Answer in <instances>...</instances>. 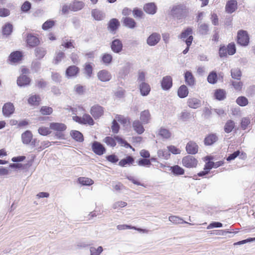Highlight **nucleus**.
I'll return each instance as SVG.
<instances>
[{
    "instance_id": "24",
    "label": "nucleus",
    "mask_w": 255,
    "mask_h": 255,
    "mask_svg": "<svg viewBox=\"0 0 255 255\" xmlns=\"http://www.w3.org/2000/svg\"><path fill=\"white\" fill-rule=\"evenodd\" d=\"M237 1L236 0H230L226 5V11L229 13H232L237 9Z\"/></svg>"
},
{
    "instance_id": "11",
    "label": "nucleus",
    "mask_w": 255,
    "mask_h": 255,
    "mask_svg": "<svg viewBox=\"0 0 255 255\" xmlns=\"http://www.w3.org/2000/svg\"><path fill=\"white\" fill-rule=\"evenodd\" d=\"M23 57L22 53L19 51L11 52L8 56V60L10 63H16L20 61Z\"/></svg>"
},
{
    "instance_id": "39",
    "label": "nucleus",
    "mask_w": 255,
    "mask_h": 255,
    "mask_svg": "<svg viewBox=\"0 0 255 255\" xmlns=\"http://www.w3.org/2000/svg\"><path fill=\"white\" fill-rule=\"evenodd\" d=\"M214 97L218 100H223L226 98V92L225 90L223 89H217L215 91Z\"/></svg>"
},
{
    "instance_id": "1",
    "label": "nucleus",
    "mask_w": 255,
    "mask_h": 255,
    "mask_svg": "<svg viewBox=\"0 0 255 255\" xmlns=\"http://www.w3.org/2000/svg\"><path fill=\"white\" fill-rule=\"evenodd\" d=\"M171 14L173 16L178 19L186 17L188 13V9L184 4H179L174 5L171 9Z\"/></svg>"
},
{
    "instance_id": "49",
    "label": "nucleus",
    "mask_w": 255,
    "mask_h": 255,
    "mask_svg": "<svg viewBox=\"0 0 255 255\" xmlns=\"http://www.w3.org/2000/svg\"><path fill=\"white\" fill-rule=\"evenodd\" d=\"M231 84L235 90L238 92L242 91L243 88V83L240 80L232 81Z\"/></svg>"
},
{
    "instance_id": "36",
    "label": "nucleus",
    "mask_w": 255,
    "mask_h": 255,
    "mask_svg": "<svg viewBox=\"0 0 255 255\" xmlns=\"http://www.w3.org/2000/svg\"><path fill=\"white\" fill-rule=\"evenodd\" d=\"M70 135L73 139L78 142H82L84 141V136L83 134L78 130H71L70 132Z\"/></svg>"
},
{
    "instance_id": "51",
    "label": "nucleus",
    "mask_w": 255,
    "mask_h": 255,
    "mask_svg": "<svg viewBox=\"0 0 255 255\" xmlns=\"http://www.w3.org/2000/svg\"><path fill=\"white\" fill-rule=\"evenodd\" d=\"M55 24V21L52 19L47 20L42 24V28L44 30H47L53 27Z\"/></svg>"
},
{
    "instance_id": "54",
    "label": "nucleus",
    "mask_w": 255,
    "mask_h": 255,
    "mask_svg": "<svg viewBox=\"0 0 255 255\" xmlns=\"http://www.w3.org/2000/svg\"><path fill=\"white\" fill-rule=\"evenodd\" d=\"M50 128L45 127H41L38 129V133L43 136L47 135L51 133V131Z\"/></svg>"
},
{
    "instance_id": "16",
    "label": "nucleus",
    "mask_w": 255,
    "mask_h": 255,
    "mask_svg": "<svg viewBox=\"0 0 255 255\" xmlns=\"http://www.w3.org/2000/svg\"><path fill=\"white\" fill-rule=\"evenodd\" d=\"M198 145L195 142L190 141L186 144V150L189 154H195L198 152Z\"/></svg>"
},
{
    "instance_id": "47",
    "label": "nucleus",
    "mask_w": 255,
    "mask_h": 255,
    "mask_svg": "<svg viewBox=\"0 0 255 255\" xmlns=\"http://www.w3.org/2000/svg\"><path fill=\"white\" fill-rule=\"evenodd\" d=\"M236 103L241 107H245L248 105V99L245 96H240L236 99Z\"/></svg>"
},
{
    "instance_id": "42",
    "label": "nucleus",
    "mask_w": 255,
    "mask_h": 255,
    "mask_svg": "<svg viewBox=\"0 0 255 255\" xmlns=\"http://www.w3.org/2000/svg\"><path fill=\"white\" fill-rule=\"evenodd\" d=\"M92 16L93 18L98 21L102 20L104 17V15L102 11L98 9H94L92 10Z\"/></svg>"
},
{
    "instance_id": "6",
    "label": "nucleus",
    "mask_w": 255,
    "mask_h": 255,
    "mask_svg": "<svg viewBox=\"0 0 255 255\" xmlns=\"http://www.w3.org/2000/svg\"><path fill=\"white\" fill-rule=\"evenodd\" d=\"M72 119L74 121L81 125L93 126L95 124L93 117L88 114H84L82 117L73 116Z\"/></svg>"
},
{
    "instance_id": "62",
    "label": "nucleus",
    "mask_w": 255,
    "mask_h": 255,
    "mask_svg": "<svg viewBox=\"0 0 255 255\" xmlns=\"http://www.w3.org/2000/svg\"><path fill=\"white\" fill-rule=\"evenodd\" d=\"M103 251V248L101 246L99 247L97 249L92 247L90 249V255H100Z\"/></svg>"
},
{
    "instance_id": "55",
    "label": "nucleus",
    "mask_w": 255,
    "mask_h": 255,
    "mask_svg": "<svg viewBox=\"0 0 255 255\" xmlns=\"http://www.w3.org/2000/svg\"><path fill=\"white\" fill-rule=\"evenodd\" d=\"M40 112L43 115H50L53 112V109L51 107L47 106L41 107Z\"/></svg>"
},
{
    "instance_id": "41",
    "label": "nucleus",
    "mask_w": 255,
    "mask_h": 255,
    "mask_svg": "<svg viewBox=\"0 0 255 255\" xmlns=\"http://www.w3.org/2000/svg\"><path fill=\"white\" fill-rule=\"evenodd\" d=\"M171 172L175 175H182L185 173V170L183 168L176 165L170 167Z\"/></svg>"
},
{
    "instance_id": "26",
    "label": "nucleus",
    "mask_w": 255,
    "mask_h": 255,
    "mask_svg": "<svg viewBox=\"0 0 255 255\" xmlns=\"http://www.w3.org/2000/svg\"><path fill=\"white\" fill-rule=\"evenodd\" d=\"M33 138V135L30 130H26L21 134V139L23 143L29 144Z\"/></svg>"
},
{
    "instance_id": "15",
    "label": "nucleus",
    "mask_w": 255,
    "mask_h": 255,
    "mask_svg": "<svg viewBox=\"0 0 255 255\" xmlns=\"http://www.w3.org/2000/svg\"><path fill=\"white\" fill-rule=\"evenodd\" d=\"M15 110L14 107L12 103L8 102L5 103L2 107V114L5 117H9L12 115Z\"/></svg>"
},
{
    "instance_id": "2",
    "label": "nucleus",
    "mask_w": 255,
    "mask_h": 255,
    "mask_svg": "<svg viewBox=\"0 0 255 255\" xmlns=\"http://www.w3.org/2000/svg\"><path fill=\"white\" fill-rule=\"evenodd\" d=\"M49 127L51 129L56 132L55 135L57 138L61 139H65V134L63 132L66 129L67 127L64 124L51 123Z\"/></svg>"
},
{
    "instance_id": "50",
    "label": "nucleus",
    "mask_w": 255,
    "mask_h": 255,
    "mask_svg": "<svg viewBox=\"0 0 255 255\" xmlns=\"http://www.w3.org/2000/svg\"><path fill=\"white\" fill-rule=\"evenodd\" d=\"M46 51L43 48L37 47L35 49V55L38 59L42 58L45 55Z\"/></svg>"
},
{
    "instance_id": "12",
    "label": "nucleus",
    "mask_w": 255,
    "mask_h": 255,
    "mask_svg": "<svg viewBox=\"0 0 255 255\" xmlns=\"http://www.w3.org/2000/svg\"><path fill=\"white\" fill-rule=\"evenodd\" d=\"M80 73V68L75 65L68 66L65 71L66 76L68 78L77 77Z\"/></svg>"
},
{
    "instance_id": "35",
    "label": "nucleus",
    "mask_w": 255,
    "mask_h": 255,
    "mask_svg": "<svg viewBox=\"0 0 255 255\" xmlns=\"http://www.w3.org/2000/svg\"><path fill=\"white\" fill-rule=\"evenodd\" d=\"M139 89L141 94L143 96H147L150 91L149 85L145 82H142L139 85Z\"/></svg>"
},
{
    "instance_id": "48",
    "label": "nucleus",
    "mask_w": 255,
    "mask_h": 255,
    "mask_svg": "<svg viewBox=\"0 0 255 255\" xmlns=\"http://www.w3.org/2000/svg\"><path fill=\"white\" fill-rule=\"evenodd\" d=\"M65 58V53L62 51H59L58 52L56 53V55L54 57V61L55 64H59Z\"/></svg>"
},
{
    "instance_id": "40",
    "label": "nucleus",
    "mask_w": 255,
    "mask_h": 255,
    "mask_svg": "<svg viewBox=\"0 0 255 255\" xmlns=\"http://www.w3.org/2000/svg\"><path fill=\"white\" fill-rule=\"evenodd\" d=\"M77 182L84 186H90L94 184V181L92 179L85 177H79Z\"/></svg>"
},
{
    "instance_id": "32",
    "label": "nucleus",
    "mask_w": 255,
    "mask_h": 255,
    "mask_svg": "<svg viewBox=\"0 0 255 255\" xmlns=\"http://www.w3.org/2000/svg\"><path fill=\"white\" fill-rule=\"evenodd\" d=\"M218 140V137L216 134L211 133L208 135L204 139V143L206 145H211Z\"/></svg>"
},
{
    "instance_id": "29",
    "label": "nucleus",
    "mask_w": 255,
    "mask_h": 255,
    "mask_svg": "<svg viewBox=\"0 0 255 255\" xmlns=\"http://www.w3.org/2000/svg\"><path fill=\"white\" fill-rule=\"evenodd\" d=\"M144 10L147 13L153 14L156 12V6L154 3L150 2L145 4L143 6Z\"/></svg>"
},
{
    "instance_id": "61",
    "label": "nucleus",
    "mask_w": 255,
    "mask_h": 255,
    "mask_svg": "<svg viewBox=\"0 0 255 255\" xmlns=\"http://www.w3.org/2000/svg\"><path fill=\"white\" fill-rule=\"evenodd\" d=\"M84 71L89 77H91L93 73L92 65L90 63H86L84 66Z\"/></svg>"
},
{
    "instance_id": "43",
    "label": "nucleus",
    "mask_w": 255,
    "mask_h": 255,
    "mask_svg": "<svg viewBox=\"0 0 255 255\" xmlns=\"http://www.w3.org/2000/svg\"><path fill=\"white\" fill-rule=\"evenodd\" d=\"M231 76L233 79H237L238 80H241L242 76V72L241 70L238 68H233L231 70Z\"/></svg>"
},
{
    "instance_id": "46",
    "label": "nucleus",
    "mask_w": 255,
    "mask_h": 255,
    "mask_svg": "<svg viewBox=\"0 0 255 255\" xmlns=\"http://www.w3.org/2000/svg\"><path fill=\"white\" fill-rule=\"evenodd\" d=\"M208 82L212 84H214L217 83L218 81V76L217 73L212 71L209 73L208 77H207Z\"/></svg>"
},
{
    "instance_id": "56",
    "label": "nucleus",
    "mask_w": 255,
    "mask_h": 255,
    "mask_svg": "<svg viewBox=\"0 0 255 255\" xmlns=\"http://www.w3.org/2000/svg\"><path fill=\"white\" fill-rule=\"evenodd\" d=\"M112 56L110 54L105 53L102 57V60L103 63L106 64H110L112 61Z\"/></svg>"
},
{
    "instance_id": "44",
    "label": "nucleus",
    "mask_w": 255,
    "mask_h": 255,
    "mask_svg": "<svg viewBox=\"0 0 255 255\" xmlns=\"http://www.w3.org/2000/svg\"><path fill=\"white\" fill-rule=\"evenodd\" d=\"M235 128V123L231 120H228L225 124L224 130L227 133L231 132Z\"/></svg>"
},
{
    "instance_id": "18",
    "label": "nucleus",
    "mask_w": 255,
    "mask_h": 255,
    "mask_svg": "<svg viewBox=\"0 0 255 255\" xmlns=\"http://www.w3.org/2000/svg\"><path fill=\"white\" fill-rule=\"evenodd\" d=\"M162 88L164 90H168L172 86V79L170 76H166L162 78L161 82Z\"/></svg>"
},
{
    "instance_id": "52",
    "label": "nucleus",
    "mask_w": 255,
    "mask_h": 255,
    "mask_svg": "<svg viewBox=\"0 0 255 255\" xmlns=\"http://www.w3.org/2000/svg\"><path fill=\"white\" fill-rule=\"evenodd\" d=\"M116 121L120 122L121 124L125 126L130 123V119L127 118H125L122 115H117L116 116Z\"/></svg>"
},
{
    "instance_id": "5",
    "label": "nucleus",
    "mask_w": 255,
    "mask_h": 255,
    "mask_svg": "<svg viewBox=\"0 0 255 255\" xmlns=\"http://www.w3.org/2000/svg\"><path fill=\"white\" fill-rule=\"evenodd\" d=\"M236 52V45L234 42L228 44L226 46L221 45L219 50V55L220 57H226L228 55H232Z\"/></svg>"
},
{
    "instance_id": "63",
    "label": "nucleus",
    "mask_w": 255,
    "mask_h": 255,
    "mask_svg": "<svg viewBox=\"0 0 255 255\" xmlns=\"http://www.w3.org/2000/svg\"><path fill=\"white\" fill-rule=\"evenodd\" d=\"M111 129L114 133H118L119 131L120 126L116 120H114L112 122Z\"/></svg>"
},
{
    "instance_id": "28",
    "label": "nucleus",
    "mask_w": 255,
    "mask_h": 255,
    "mask_svg": "<svg viewBox=\"0 0 255 255\" xmlns=\"http://www.w3.org/2000/svg\"><path fill=\"white\" fill-rule=\"evenodd\" d=\"M117 229L119 230H126V229H133V230H136L139 232H142L143 233H147L148 232V230L138 228L134 226H131L127 225H118Z\"/></svg>"
},
{
    "instance_id": "25",
    "label": "nucleus",
    "mask_w": 255,
    "mask_h": 255,
    "mask_svg": "<svg viewBox=\"0 0 255 255\" xmlns=\"http://www.w3.org/2000/svg\"><path fill=\"white\" fill-rule=\"evenodd\" d=\"M30 82V78L24 75L19 76L17 79V84L20 87L28 85Z\"/></svg>"
},
{
    "instance_id": "59",
    "label": "nucleus",
    "mask_w": 255,
    "mask_h": 255,
    "mask_svg": "<svg viewBox=\"0 0 255 255\" xmlns=\"http://www.w3.org/2000/svg\"><path fill=\"white\" fill-rule=\"evenodd\" d=\"M31 7V4L28 1H25L21 6V10L24 12L28 11Z\"/></svg>"
},
{
    "instance_id": "45",
    "label": "nucleus",
    "mask_w": 255,
    "mask_h": 255,
    "mask_svg": "<svg viewBox=\"0 0 255 255\" xmlns=\"http://www.w3.org/2000/svg\"><path fill=\"white\" fill-rule=\"evenodd\" d=\"M12 29V25L10 23H7L2 27V34L5 35H9L11 33Z\"/></svg>"
},
{
    "instance_id": "9",
    "label": "nucleus",
    "mask_w": 255,
    "mask_h": 255,
    "mask_svg": "<svg viewBox=\"0 0 255 255\" xmlns=\"http://www.w3.org/2000/svg\"><path fill=\"white\" fill-rule=\"evenodd\" d=\"M120 26V22L115 18H112L107 23V29L112 34H115Z\"/></svg>"
},
{
    "instance_id": "38",
    "label": "nucleus",
    "mask_w": 255,
    "mask_h": 255,
    "mask_svg": "<svg viewBox=\"0 0 255 255\" xmlns=\"http://www.w3.org/2000/svg\"><path fill=\"white\" fill-rule=\"evenodd\" d=\"M171 132L167 128H161L158 131V135L163 139H169L171 136Z\"/></svg>"
},
{
    "instance_id": "14",
    "label": "nucleus",
    "mask_w": 255,
    "mask_h": 255,
    "mask_svg": "<svg viewBox=\"0 0 255 255\" xmlns=\"http://www.w3.org/2000/svg\"><path fill=\"white\" fill-rule=\"evenodd\" d=\"M160 39V35L159 33L154 32L148 36L146 42L149 46H154L159 42Z\"/></svg>"
},
{
    "instance_id": "13",
    "label": "nucleus",
    "mask_w": 255,
    "mask_h": 255,
    "mask_svg": "<svg viewBox=\"0 0 255 255\" xmlns=\"http://www.w3.org/2000/svg\"><path fill=\"white\" fill-rule=\"evenodd\" d=\"M193 29L190 27H188L184 29L179 35V38L181 39L184 40L186 39L185 41H187V40L189 39V38H192L191 39V43L193 40Z\"/></svg>"
},
{
    "instance_id": "17",
    "label": "nucleus",
    "mask_w": 255,
    "mask_h": 255,
    "mask_svg": "<svg viewBox=\"0 0 255 255\" xmlns=\"http://www.w3.org/2000/svg\"><path fill=\"white\" fill-rule=\"evenodd\" d=\"M112 50L115 53H120L123 50V43L122 41L118 39H115L111 44Z\"/></svg>"
},
{
    "instance_id": "34",
    "label": "nucleus",
    "mask_w": 255,
    "mask_h": 255,
    "mask_svg": "<svg viewBox=\"0 0 255 255\" xmlns=\"http://www.w3.org/2000/svg\"><path fill=\"white\" fill-rule=\"evenodd\" d=\"M123 22L125 26L129 28H133L136 26V22L135 20L129 17H126L123 18Z\"/></svg>"
},
{
    "instance_id": "23",
    "label": "nucleus",
    "mask_w": 255,
    "mask_h": 255,
    "mask_svg": "<svg viewBox=\"0 0 255 255\" xmlns=\"http://www.w3.org/2000/svg\"><path fill=\"white\" fill-rule=\"evenodd\" d=\"M142 123L138 120H134L132 124L133 130L138 134H141L144 131Z\"/></svg>"
},
{
    "instance_id": "57",
    "label": "nucleus",
    "mask_w": 255,
    "mask_h": 255,
    "mask_svg": "<svg viewBox=\"0 0 255 255\" xmlns=\"http://www.w3.org/2000/svg\"><path fill=\"white\" fill-rule=\"evenodd\" d=\"M209 28L208 24L206 23L201 24L199 27V31L202 34H207L209 31Z\"/></svg>"
},
{
    "instance_id": "58",
    "label": "nucleus",
    "mask_w": 255,
    "mask_h": 255,
    "mask_svg": "<svg viewBox=\"0 0 255 255\" xmlns=\"http://www.w3.org/2000/svg\"><path fill=\"white\" fill-rule=\"evenodd\" d=\"M251 124V121L248 118H244L242 119L241 122V127L243 129L247 128L248 126Z\"/></svg>"
},
{
    "instance_id": "27",
    "label": "nucleus",
    "mask_w": 255,
    "mask_h": 255,
    "mask_svg": "<svg viewBox=\"0 0 255 255\" xmlns=\"http://www.w3.org/2000/svg\"><path fill=\"white\" fill-rule=\"evenodd\" d=\"M184 78L186 83L189 86H193L195 83V79L192 73L186 71L184 74Z\"/></svg>"
},
{
    "instance_id": "37",
    "label": "nucleus",
    "mask_w": 255,
    "mask_h": 255,
    "mask_svg": "<svg viewBox=\"0 0 255 255\" xmlns=\"http://www.w3.org/2000/svg\"><path fill=\"white\" fill-rule=\"evenodd\" d=\"M188 106L193 109H197L201 105L200 101L195 98H189L187 101Z\"/></svg>"
},
{
    "instance_id": "7",
    "label": "nucleus",
    "mask_w": 255,
    "mask_h": 255,
    "mask_svg": "<svg viewBox=\"0 0 255 255\" xmlns=\"http://www.w3.org/2000/svg\"><path fill=\"white\" fill-rule=\"evenodd\" d=\"M104 108L102 106L99 104H95L91 107L90 113L93 118L97 120L100 119L104 115Z\"/></svg>"
},
{
    "instance_id": "60",
    "label": "nucleus",
    "mask_w": 255,
    "mask_h": 255,
    "mask_svg": "<svg viewBox=\"0 0 255 255\" xmlns=\"http://www.w3.org/2000/svg\"><path fill=\"white\" fill-rule=\"evenodd\" d=\"M61 46L67 49L74 48V41L73 40H70L69 41L67 40V41L64 42L61 44Z\"/></svg>"
},
{
    "instance_id": "4",
    "label": "nucleus",
    "mask_w": 255,
    "mask_h": 255,
    "mask_svg": "<svg viewBox=\"0 0 255 255\" xmlns=\"http://www.w3.org/2000/svg\"><path fill=\"white\" fill-rule=\"evenodd\" d=\"M250 40V35L246 30L241 29L238 31L236 37L238 44L246 47L249 45Z\"/></svg>"
},
{
    "instance_id": "21",
    "label": "nucleus",
    "mask_w": 255,
    "mask_h": 255,
    "mask_svg": "<svg viewBox=\"0 0 255 255\" xmlns=\"http://www.w3.org/2000/svg\"><path fill=\"white\" fill-rule=\"evenodd\" d=\"M26 42L29 46L33 47L40 43L39 39L36 36L31 34H28L26 37Z\"/></svg>"
},
{
    "instance_id": "33",
    "label": "nucleus",
    "mask_w": 255,
    "mask_h": 255,
    "mask_svg": "<svg viewBox=\"0 0 255 255\" xmlns=\"http://www.w3.org/2000/svg\"><path fill=\"white\" fill-rule=\"evenodd\" d=\"M188 94V89L185 85L180 86L178 89L177 95L180 98H184L187 97Z\"/></svg>"
},
{
    "instance_id": "22",
    "label": "nucleus",
    "mask_w": 255,
    "mask_h": 255,
    "mask_svg": "<svg viewBox=\"0 0 255 255\" xmlns=\"http://www.w3.org/2000/svg\"><path fill=\"white\" fill-rule=\"evenodd\" d=\"M41 98L38 95H31L27 99L28 104L33 107H36L40 105Z\"/></svg>"
},
{
    "instance_id": "20",
    "label": "nucleus",
    "mask_w": 255,
    "mask_h": 255,
    "mask_svg": "<svg viewBox=\"0 0 255 255\" xmlns=\"http://www.w3.org/2000/svg\"><path fill=\"white\" fill-rule=\"evenodd\" d=\"M98 79L102 82H107L111 80L112 75L110 73L106 70L100 71L97 74Z\"/></svg>"
},
{
    "instance_id": "31",
    "label": "nucleus",
    "mask_w": 255,
    "mask_h": 255,
    "mask_svg": "<svg viewBox=\"0 0 255 255\" xmlns=\"http://www.w3.org/2000/svg\"><path fill=\"white\" fill-rule=\"evenodd\" d=\"M71 6V10L76 11L82 9L84 6V3L81 1L74 0L70 3Z\"/></svg>"
},
{
    "instance_id": "53",
    "label": "nucleus",
    "mask_w": 255,
    "mask_h": 255,
    "mask_svg": "<svg viewBox=\"0 0 255 255\" xmlns=\"http://www.w3.org/2000/svg\"><path fill=\"white\" fill-rule=\"evenodd\" d=\"M152 159V158L151 160L148 158H141L137 161V163L139 166H149L151 165V160Z\"/></svg>"
},
{
    "instance_id": "8",
    "label": "nucleus",
    "mask_w": 255,
    "mask_h": 255,
    "mask_svg": "<svg viewBox=\"0 0 255 255\" xmlns=\"http://www.w3.org/2000/svg\"><path fill=\"white\" fill-rule=\"evenodd\" d=\"M197 159L191 155H187L183 157L182 159V165L188 168H195L198 165Z\"/></svg>"
},
{
    "instance_id": "3",
    "label": "nucleus",
    "mask_w": 255,
    "mask_h": 255,
    "mask_svg": "<svg viewBox=\"0 0 255 255\" xmlns=\"http://www.w3.org/2000/svg\"><path fill=\"white\" fill-rule=\"evenodd\" d=\"M116 141H117L119 143L122 145H124L127 147H132L131 146L126 140H124L119 136H115L114 137L106 136L103 140V141L108 146L113 147L116 145Z\"/></svg>"
},
{
    "instance_id": "19",
    "label": "nucleus",
    "mask_w": 255,
    "mask_h": 255,
    "mask_svg": "<svg viewBox=\"0 0 255 255\" xmlns=\"http://www.w3.org/2000/svg\"><path fill=\"white\" fill-rule=\"evenodd\" d=\"M134 159L133 156L128 155L119 162V165L121 167L130 166L133 165Z\"/></svg>"
},
{
    "instance_id": "10",
    "label": "nucleus",
    "mask_w": 255,
    "mask_h": 255,
    "mask_svg": "<svg viewBox=\"0 0 255 255\" xmlns=\"http://www.w3.org/2000/svg\"><path fill=\"white\" fill-rule=\"evenodd\" d=\"M92 151L97 155H102L106 152V149L100 142L95 141L92 144Z\"/></svg>"
},
{
    "instance_id": "30",
    "label": "nucleus",
    "mask_w": 255,
    "mask_h": 255,
    "mask_svg": "<svg viewBox=\"0 0 255 255\" xmlns=\"http://www.w3.org/2000/svg\"><path fill=\"white\" fill-rule=\"evenodd\" d=\"M150 119L151 115L148 110H144L141 112L140 114V120L143 124H146L148 123Z\"/></svg>"
},
{
    "instance_id": "64",
    "label": "nucleus",
    "mask_w": 255,
    "mask_h": 255,
    "mask_svg": "<svg viewBox=\"0 0 255 255\" xmlns=\"http://www.w3.org/2000/svg\"><path fill=\"white\" fill-rule=\"evenodd\" d=\"M74 90L77 94L82 95L85 92V87L81 85L78 84L75 86Z\"/></svg>"
}]
</instances>
